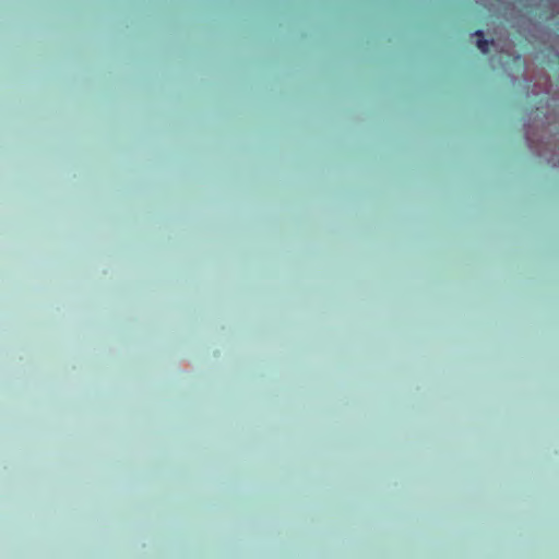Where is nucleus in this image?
I'll list each match as a JSON object with an SVG mask.
<instances>
[{"mask_svg":"<svg viewBox=\"0 0 559 559\" xmlns=\"http://www.w3.org/2000/svg\"><path fill=\"white\" fill-rule=\"evenodd\" d=\"M475 36H477V48L483 52V53H487L489 51V46L492 45V46H497L496 41L492 39L491 41L487 40L485 37H484V33L483 31H476L474 33Z\"/></svg>","mask_w":559,"mask_h":559,"instance_id":"1","label":"nucleus"},{"mask_svg":"<svg viewBox=\"0 0 559 559\" xmlns=\"http://www.w3.org/2000/svg\"><path fill=\"white\" fill-rule=\"evenodd\" d=\"M520 61H521V56H520V55H516V56L514 57V62H515V63H520Z\"/></svg>","mask_w":559,"mask_h":559,"instance_id":"2","label":"nucleus"}]
</instances>
